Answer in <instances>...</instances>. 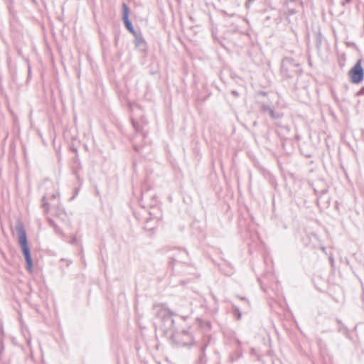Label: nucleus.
Instances as JSON below:
<instances>
[{"instance_id":"f257e3e1","label":"nucleus","mask_w":364,"mask_h":364,"mask_svg":"<svg viewBox=\"0 0 364 364\" xmlns=\"http://www.w3.org/2000/svg\"><path fill=\"white\" fill-rule=\"evenodd\" d=\"M18 240L27 263L28 269L31 272L33 269V262L28 245L26 233L23 228H20L18 230Z\"/></svg>"},{"instance_id":"f03ea898","label":"nucleus","mask_w":364,"mask_h":364,"mask_svg":"<svg viewBox=\"0 0 364 364\" xmlns=\"http://www.w3.org/2000/svg\"><path fill=\"white\" fill-rule=\"evenodd\" d=\"M352 83L358 84L361 82L364 77V70L362 67V60H358L355 65L348 73Z\"/></svg>"},{"instance_id":"7ed1b4c3","label":"nucleus","mask_w":364,"mask_h":364,"mask_svg":"<svg viewBox=\"0 0 364 364\" xmlns=\"http://www.w3.org/2000/svg\"><path fill=\"white\" fill-rule=\"evenodd\" d=\"M123 20L124 21V23H125L126 27L127 28V29L129 31H130L131 32L134 33V29H133V27H132V25L131 22L129 20V18H123Z\"/></svg>"},{"instance_id":"20e7f679","label":"nucleus","mask_w":364,"mask_h":364,"mask_svg":"<svg viewBox=\"0 0 364 364\" xmlns=\"http://www.w3.org/2000/svg\"><path fill=\"white\" fill-rule=\"evenodd\" d=\"M123 18H129V8L126 4H123Z\"/></svg>"}]
</instances>
